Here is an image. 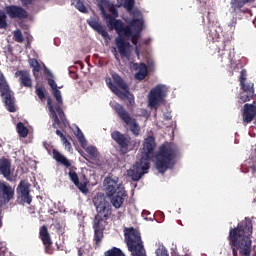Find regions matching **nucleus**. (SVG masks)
Here are the masks:
<instances>
[{
  "instance_id": "29",
  "label": "nucleus",
  "mask_w": 256,
  "mask_h": 256,
  "mask_svg": "<svg viewBox=\"0 0 256 256\" xmlns=\"http://www.w3.org/2000/svg\"><path fill=\"white\" fill-rule=\"evenodd\" d=\"M29 63L30 67H32L33 75L37 79V77H39V72L41 71V64H39V61L35 58L30 59Z\"/></svg>"
},
{
  "instance_id": "12",
  "label": "nucleus",
  "mask_w": 256,
  "mask_h": 256,
  "mask_svg": "<svg viewBox=\"0 0 256 256\" xmlns=\"http://www.w3.org/2000/svg\"><path fill=\"white\" fill-rule=\"evenodd\" d=\"M167 97V88L163 85H157L152 88L148 95V105L150 109H159V106Z\"/></svg>"
},
{
  "instance_id": "15",
  "label": "nucleus",
  "mask_w": 256,
  "mask_h": 256,
  "mask_svg": "<svg viewBox=\"0 0 256 256\" xmlns=\"http://www.w3.org/2000/svg\"><path fill=\"white\" fill-rule=\"evenodd\" d=\"M39 238L45 247V253L53 255V242L51 241V235L49 234L47 226L40 227Z\"/></svg>"
},
{
  "instance_id": "13",
  "label": "nucleus",
  "mask_w": 256,
  "mask_h": 256,
  "mask_svg": "<svg viewBox=\"0 0 256 256\" xmlns=\"http://www.w3.org/2000/svg\"><path fill=\"white\" fill-rule=\"evenodd\" d=\"M12 199H15V189L9 183L0 179V207L7 205Z\"/></svg>"
},
{
  "instance_id": "31",
  "label": "nucleus",
  "mask_w": 256,
  "mask_h": 256,
  "mask_svg": "<svg viewBox=\"0 0 256 256\" xmlns=\"http://www.w3.org/2000/svg\"><path fill=\"white\" fill-rule=\"evenodd\" d=\"M104 256H125V253L120 248L113 247L104 253Z\"/></svg>"
},
{
  "instance_id": "39",
  "label": "nucleus",
  "mask_w": 256,
  "mask_h": 256,
  "mask_svg": "<svg viewBox=\"0 0 256 256\" xmlns=\"http://www.w3.org/2000/svg\"><path fill=\"white\" fill-rule=\"evenodd\" d=\"M35 93L40 101H43V99H45V90L43 89V87H37Z\"/></svg>"
},
{
  "instance_id": "49",
  "label": "nucleus",
  "mask_w": 256,
  "mask_h": 256,
  "mask_svg": "<svg viewBox=\"0 0 256 256\" xmlns=\"http://www.w3.org/2000/svg\"><path fill=\"white\" fill-rule=\"evenodd\" d=\"M2 206H0V229L3 227V216L1 215L3 213V210L1 209Z\"/></svg>"
},
{
  "instance_id": "10",
  "label": "nucleus",
  "mask_w": 256,
  "mask_h": 256,
  "mask_svg": "<svg viewBox=\"0 0 256 256\" xmlns=\"http://www.w3.org/2000/svg\"><path fill=\"white\" fill-rule=\"evenodd\" d=\"M111 139L118 144L122 155H127L130 151H137L139 149V142L132 139L129 134H123L119 130H115L111 133Z\"/></svg>"
},
{
  "instance_id": "5",
  "label": "nucleus",
  "mask_w": 256,
  "mask_h": 256,
  "mask_svg": "<svg viewBox=\"0 0 256 256\" xmlns=\"http://www.w3.org/2000/svg\"><path fill=\"white\" fill-rule=\"evenodd\" d=\"M180 155L179 147L173 142H164L158 148L155 155V167L162 175L168 170L175 167L177 157Z\"/></svg>"
},
{
  "instance_id": "9",
  "label": "nucleus",
  "mask_w": 256,
  "mask_h": 256,
  "mask_svg": "<svg viewBox=\"0 0 256 256\" xmlns=\"http://www.w3.org/2000/svg\"><path fill=\"white\" fill-rule=\"evenodd\" d=\"M125 241L132 256H147L143 240H141V233L131 227L127 228L124 233Z\"/></svg>"
},
{
  "instance_id": "34",
  "label": "nucleus",
  "mask_w": 256,
  "mask_h": 256,
  "mask_svg": "<svg viewBox=\"0 0 256 256\" xmlns=\"http://www.w3.org/2000/svg\"><path fill=\"white\" fill-rule=\"evenodd\" d=\"M0 29H7V14L0 10Z\"/></svg>"
},
{
  "instance_id": "26",
  "label": "nucleus",
  "mask_w": 256,
  "mask_h": 256,
  "mask_svg": "<svg viewBox=\"0 0 256 256\" xmlns=\"http://www.w3.org/2000/svg\"><path fill=\"white\" fill-rule=\"evenodd\" d=\"M52 155H53V159H55L57 163H60L61 165H64V167H67V168L71 167V162L69 161V159L63 156V154H61V152H59L58 150L53 149Z\"/></svg>"
},
{
  "instance_id": "20",
  "label": "nucleus",
  "mask_w": 256,
  "mask_h": 256,
  "mask_svg": "<svg viewBox=\"0 0 256 256\" xmlns=\"http://www.w3.org/2000/svg\"><path fill=\"white\" fill-rule=\"evenodd\" d=\"M242 117L243 123H251V121H253V119L256 117V106L253 104H245Z\"/></svg>"
},
{
  "instance_id": "40",
  "label": "nucleus",
  "mask_w": 256,
  "mask_h": 256,
  "mask_svg": "<svg viewBox=\"0 0 256 256\" xmlns=\"http://www.w3.org/2000/svg\"><path fill=\"white\" fill-rule=\"evenodd\" d=\"M127 99V107L128 109H131L132 107H135V96L133 94H130V96Z\"/></svg>"
},
{
  "instance_id": "35",
  "label": "nucleus",
  "mask_w": 256,
  "mask_h": 256,
  "mask_svg": "<svg viewBox=\"0 0 256 256\" xmlns=\"http://www.w3.org/2000/svg\"><path fill=\"white\" fill-rule=\"evenodd\" d=\"M68 175L74 185H79V176L77 175V172H75L73 169H70Z\"/></svg>"
},
{
  "instance_id": "45",
  "label": "nucleus",
  "mask_w": 256,
  "mask_h": 256,
  "mask_svg": "<svg viewBox=\"0 0 256 256\" xmlns=\"http://www.w3.org/2000/svg\"><path fill=\"white\" fill-rule=\"evenodd\" d=\"M48 85L51 87L52 91H55V89H57V83L53 79H48Z\"/></svg>"
},
{
  "instance_id": "33",
  "label": "nucleus",
  "mask_w": 256,
  "mask_h": 256,
  "mask_svg": "<svg viewBox=\"0 0 256 256\" xmlns=\"http://www.w3.org/2000/svg\"><path fill=\"white\" fill-rule=\"evenodd\" d=\"M156 256H169V251L163 244H159L158 248L155 251Z\"/></svg>"
},
{
  "instance_id": "21",
  "label": "nucleus",
  "mask_w": 256,
  "mask_h": 256,
  "mask_svg": "<svg viewBox=\"0 0 256 256\" xmlns=\"http://www.w3.org/2000/svg\"><path fill=\"white\" fill-rule=\"evenodd\" d=\"M16 77H19L21 87L31 88L33 87V80L31 74L25 70H19L15 73Z\"/></svg>"
},
{
  "instance_id": "25",
  "label": "nucleus",
  "mask_w": 256,
  "mask_h": 256,
  "mask_svg": "<svg viewBox=\"0 0 256 256\" xmlns=\"http://www.w3.org/2000/svg\"><path fill=\"white\" fill-rule=\"evenodd\" d=\"M240 87L244 93L247 95H242L241 100L243 103H247V101H251V97H253V84H245V82L240 83Z\"/></svg>"
},
{
  "instance_id": "30",
  "label": "nucleus",
  "mask_w": 256,
  "mask_h": 256,
  "mask_svg": "<svg viewBox=\"0 0 256 256\" xmlns=\"http://www.w3.org/2000/svg\"><path fill=\"white\" fill-rule=\"evenodd\" d=\"M16 129H17L18 135H20L23 138L29 135V129L25 127V124H23V122H19L16 126Z\"/></svg>"
},
{
  "instance_id": "24",
  "label": "nucleus",
  "mask_w": 256,
  "mask_h": 256,
  "mask_svg": "<svg viewBox=\"0 0 256 256\" xmlns=\"http://www.w3.org/2000/svg\"><path fill=\"white\" fill-rule=\"evenodd\" d=\"M133 69L135 71H137V69L139 70L136 74H135V79H137L138 81H143L145 79V77H147L149 71L147 69V64L141 62L139 63H134L133 64Z\"/></svg>"
},
{
  "instance_id": "38",
  "label": "nucleus",
  "mask_w": 256,
  "mask_h": 256,
  "mask_svg": "<svg viewBox=\"0 0 256 256\" xmlns=\"http://www.w3.org/2000/svg\"><path fill=\"white\" fill-rule=\"evenodd\" d=\"M75 7L80 13H87V7H85V4L81 0H76Z\"/></svg>"
},
{
  "instance_id": "17",
  "label": "nucleus",
  "mask_w": 256,
  "mask_h": 256,
  "mask_svg": "<svg viewBox=\"0 0 256 256\" xmlns=\"http://www.w3.org/2000/svg\"><path fill=\"white\" fill-rule=\"evenodd\" d=\"M6 13L11 19H27V10L23 9L21 6H7Z\"/></svg>"
},
{
  "instance_id": "44",
  "label": "nucleus",
  "mask_w": 256,
  "mask_h": 256,
  "mask_svg": "<svg viewBox=\"0 0 256 256\" xmlns=\"http://www.w3.org/2000/svg\"><path fill=\"white\" fill-rule=\"evenodd\" d=\"M64 147H66V149H71V142H69V140H67V137L64 136L62 139H61Z\"/></svg>"
},
{
  "instance_id": "16",
  "label": "nucleus",
  "mask_w": 256,
  "mask_h": 256,
  "mask_svg": "<svg viewBox=\"0 0 256 256\" xmlns=\"http://www.w3.org/2000/svg\"><path fill=\"white\" fill-rule=\"evenodd\" d=\"M219 28L217 25L210 24L206 29L207 39L208 41H212L215 43V46L219 45V43L223 41H227V38H221V35L219 34Z\"/></svg>"
},
{
  "instance_id": "4",
  "label": "nucleus",
  "mask_w": 256,
  "mask_h": 256,
  "mask_svg": "<svg viewBox=\"0 0 256 256\" xmlns=\"http://www.w3.org/2000/svg\"><path fill=\"white\" fill-rule=\"evenodd\" d=\"M155 147H157L155 137L148 136L145 138L141 158L135 163L132 169L128 170V177H130L132 181H139V179L147 173L148 169L151 167V159L155 157Z\"/></svg>"
},
{
  "instance_id": "46",
  "label": "nucleus",
  "mask_w": 256,
  "mask_h": 256,
  "mask_svg": "<svg viewBox=\"0 0 256 256\" xmlns=\"http://www.w3.org/2000/svg\"><path fill=\"white\" fill-rule=\"evenodd\" d=\"M5 251H7V247L4 242H0V256H5Z\"/></svg>"
},
{
  "instance_id": "1",
  "label": "nucleus",
  "mask_w": 256,
  "mask_h": 256,
  "mask_svg": "<svg viewBox=\"0 0 256 256\" xmlns=\"http://www.w3.org/2000/svg\"><path fill=\"white\" fill-rule=\"evenodd\" d=\"M108 27L110 31L115 29L116 33L119 35L115 38V45L118 49L121 57H129V47H131V43L133 45H137L139 43V39H141V31H143V21L140 19H132L130 21V26H125L123 21L117 20L112 16H108ZM129 39L131 43L125 41V38Z\"/></svg>"
},
{
  "instance_id": "3",
  "label": "nucleus",
  "mask_w": 256,
  "mask_h": 256,
  "mask_svg": "<svg viewBox=\"0 0 256 256\" xmlns=\"http://www.w3.org/2000/svg\"><path fill=\"white\" fill-rule=\"evenodd\" d=\"M252 234L253 224L251 222H244L230 229L228 241L233 256H251L253 242L249 236Z\"/></svg>"
},
{
  "instance_id": "22",
  "label": "nucleus",
  "mask_w": 256,
  "mask_h": 256,
  "mask_svg": "<svg viewBox=\"0 0 256 256\" xmlns=\"http://www.w3.org/2000/svg\"><path fill=\"white\" fill-rule=\"evenodd\" d=\"M106 84L108 85L112 93L117 95L122 100L127 99L131 95V92H129V88H127V90H124V92L119 90V87L113 84V80H111V78H106Z\"/></svg>"
},
{
  "instance_id": "50",
  "label": "nucleus",
  "mask_w": 256,
  "mask_h": 256,
  "mask_svg": "<svg viewBox=\"0 0 256 256\" xmlns=\"http://www.w3.org/2000/svg\"><path fill=\"white\" fill-rule=\"evenodd\" d=\"M23 5H31L33 3V0H21Z\"/></svg>"
},
{
  "instance_id": "32",
  "label": "nucleus",
  "mask_w": 256,
  "mask_h": 256,
  "mask_svg": "<svg viewBox=\"0 0 256 256\" xmlns=\"http://www.w3.org/2000/svg\"><path fill=\"white\" fill-rule=\"evenodd\" d=\"M86 153H88L92 159H97V157H99V151L97 148H95V146H88L86 148Z\"/></svg>"
},
{
  "instance_id": "48",
  "label": "nucleus",
  "mask_w": 256,
  "mask_h": 256,
  "mask_svg": "<svg viewBox=\"0 0 256 256\" xmlns=\"http://www.w3.org/2000/svg\"><path fill=\"white\" fill-rule=\"evenodd\" d=\"M56 135H58V137L61 139H63V137H65V134H63V132H61V130H59V129L56 130Z\"/></svg>"
},
{
  "instance_id": "23",
  "label": "nucleus",
  "mask_w": 256,
  "mask_h": 256,
  "mask_svg": "<svg viewBox=\"0 0 256 256\" xmlns=\"http://www.w3.org/2000/svg\"><path fill=\"white\" fill-rule=\"evenodd\" d=\"M87 23L94 31H96V33L102 35V37H109V32H107V28L99 23V21H97L95 18L87 20Z\"/></svg>"
},
{
  "instance_id": "6",
  "label": "nucleus",
  "mask_w": 256,
  "mask_h": 256,
  "mask_svg": "<svg viewBox=\"0 0 256 256\" xmlns=\"http://www.w3.org/2000/svg\"><path fill=\"white\" fill-rule=\"evenodd\" d=\"M237 27V16H234L227 24L225 31L227 33L226 41H222L217 45L219 57L221 63H229L230 67L235 65V48H233V35H235V29Z\"/></svg>"
},
{
  "instance_id": "47",
  "label": "nucleus",
  "mask_w": 256,
  "mask_h": 256,
  "mask_svg": "<svg viewBox=\"0 0 256 256\" xmlns=\"http://www.w3.org/2000/svg\"><path fill=\"white\" fill-rule=\"evenodd\" d=\"M163 117L165 121H171V119H173V116H171V114H164Z\"/></svg>"
},
{
  "instance_id": "42",
  "label": "nucleus",
  "mask_w": 256,
  "mask_h": 256,
  "mask_svg": "<svg viewBox=\"0 0 256 256\" xmlns=\"http://www.w3.org/2000/svg\"><path fill=\"white\" fill-rule=\"evenodd\" d=\"M247 81V70L242 69L240 72V84L245 83Z\"/></svg>"
},
{
  "instance_id": "14",
  "label": "nucleus",
  "mask_w": 256,
  "mask_h": 256,
  "mask_svg": "<svg viewBox=\"0 0 256 256\" xmlns=\"http://www.w3.org/2000/svg\"><path fill=\"white\" fill-rule=\"evenodd\" d=\"M30 187L31 184H29V182L21 180L16 189L22 203H27V205H31V202L33 201L31 191L29 190Z\"/></svg>"
},
{
  "instance_id": "19",
  "label": "nucleus",
  "mask_w": 256,
  "mask_h": 256,
  "mask_svg": "<svg viewBox=\"0 0 256 256\" xmlns=\"http://www.w3.org/2000/svg\"><path fill=\"white\" fill-rule=\"evenodd\" d=\"M255 0H231L230 1V11L236 15L239 13H245L243 9L247 3H254Z\"/></svg>"
},
{
  "instance_id": "27",
  "label": "nucleus",
  "mask_w": 256,
  "mask_h": 256,
  "mask_svg": "<svg viewBox=\"0 0 256 256\" xmlns=\"http://www.w3.org/2000/svg\"><path fill=\"white\" fill-rule=\"evenodd\" d=\"M98 7L102 15L105 17V19H107V26L109 27V17H111V15L107 14V10H105V7H111V2H109V0H99Z\"/></svg>"
},
{
  "instance_id": "43",
  "label": "nucleus",
  "mask_w": 256,
  "mask_h": 256,
  "mask_svg": "<svg viewBox=\"0 0 256 256\" xmlns=\"http://www.w3.org/2000/svg\"><path fill=\"white\" fill-rule=\"evenodd\" d=\"M76 137L79 143H85V135H83V132H81L80 129H78V133L76 134Z\"/></svg>"
},
{
  "instance_id": "11",
  "label": "nucleus",
  "mask_w": 256,
  "mask_h": 256,
  "mask_svg": "<svg viewBox=\"0 0 256 256\" xmlns=\"http://www.w3.org/2000/svg\"><path fill=\"white\" fill-rule=\"evenodd\" d=\"M114 111L117 113L118 117L129 127L131 133L135 137H139L141 133V126H139V123L137 122V119L133 118L131 114L125 110V107L123 105L116 103L113 107Z\"/></svg>"
},
{
  "instance_id": "41",
  "label": "nucleus",
  "mask_w": 256,
  "mask_h": 256,
  "mask_svg": "<svg viewBox=\"0 0 256 256\" xmlns=\"http://www.w3.org/2000/svg\"><path fill=\"white\" fill-rule=\"evenodd\" d=\"M108 9H109L110 13L112 14L111 17H113V19H115V17H119V11H117V8H115V6L113 4H110Z\"/></svg>"
},
{
  "instance_id": "51",
  "label": "nucleus",
  "mask_w": 256,
  "mask_h": 256,
  "mask_svg": "<svg viewBox=\"0 0 256 256\" xmlns=\"http://www.w3.org/2000/svg\"><path fill=\"white\" fill-rule=\"evenodd\" d=\"M115 58H116V59H119V56H118V54H117V53L115 54Z\"/></svg>"
},
{
  "instance_id": "37",
  "label": "nucleus",
  "mask_w": 256,
  "mask_h": 256,
  "mask_svg": "<svg viewBox=\"0 0 256 256\" xmlns=\"http://www.w3.org/2000/svg\"><path fill=\"white\" fill-rule=\"evenodd\" d=\"M14 40L16 41V43H23V41H25V38H23V33L21 32V30H16L14 32Z\"/></svg>"
},
{
  "instance_id": "52",
  "label": "nucleus",
  "mask_w": 256,
  "mask_h": 256,
  "mask_svg": "<svg viewBox=\"0 0 256 256\" xmlns=\"http://www.w3.org/2000/svg\"><path fill=\"white\" fill-rule=\"evenodd\" d=\"M118 215H121V212H118Z\"/></svg>"
},
{
  "instance_id": "8",
  "label": "nucleus",
  "mask_w": 256,
  "mask_h": 256,
  "mask_svg": "<svg viewBox=\"0 0 256 256\" xmlns=\"http://www.w3.org/2000/svg\"><path fill=\"white\" fill-rule=\"evenodd\" d=\"M53 95L57 102L55 107L53 106V100H51V97H48L47 99L48 109L54 119L52 126L54 129H57V127H60V129L63 127H69V121H67L65 112H63V109L61 108V105H63V96L61 95V90L56 88L53 90Z\"/></svg>"
},
{
  "instance_id": "18",
  "label": "nucleus",
  "mask_w": 256,
  "mask_h": 256,
  "mask_svg": "<svg viewBox=\"0 0 256 256\" xmlns=\"http://www.w3.org/2000/svg\"><path fill=\"white\" fill-rule=\"evenodd\" d=\"M0 175H2L6 181L13 182V177H11V160L5 157L0 158Z\"/></svg>"
},
{
  "instance_id": "2",
  "label": "nucleus",
  "mask_w": 256,
  "mask_h": 256,
  "mask_svg": "<svg viewBox=\"0 0 256 256\" xmlns=\"http://www.w3.org/2000/svg\"><path fill=\"white\" fill-rule=\"evenodd\" d=\"M92 203L96 209V215L93 220L94 249H99L101 243H103V237H105L103 234L105 231V224L103 223H107V221L113 217V206L102 192H98L94 196Z\"/></svg>"
},
{
  "instance_id": "7",
  "label": "nucleus",
  "mask_w": 256,
  "mask_h": 256,
  "mask_svg": "<svg viewBox=\"0 0 256 256\" xmlns=\"http://www.w3.org/2000/svg\"><path fill=\"white\" fill-rule=\"evenodd\" d=\"M104 183L105 193L109 199V203L114 209H121V207L125 205L127 197H129L125 186L119 181L109 177L104 180Z\"/></svg>"
},
{
  "instance_id": "36",
  "label": "nucleus",
  "mask_w": 256,
  "mask_h": 256,
  "mask_svg": "<svg viewBox=\"0 0 256 256\" xmlns=\"http://www.w3.org/2000/svg\"><path fill=\"white\" fill-rule=\"evenodd\" d=\"M74 185L77 186L79 191H81V193H83L84 195H87V193H89V189L87 188V183L78 181V184H74Z\"/></svg>"
},
{
  "instance_id": "28",
  "label": "nucleus",
  "mask_w": 256,
  "mask_h": 256,
  "mask_svg": "<svg viewBox=\"0 0 256 256\" xmlns=\"http://www.w3.org/2000/svg\"><path fill=\"white\" fill-rule=\"evenodd\" d=\"M112 79L114 83L119 87V89H122V91H127L128 85L125 83V80L119 76V74L115 73L112 75Z\"/></svg>"
}]
</instances>
